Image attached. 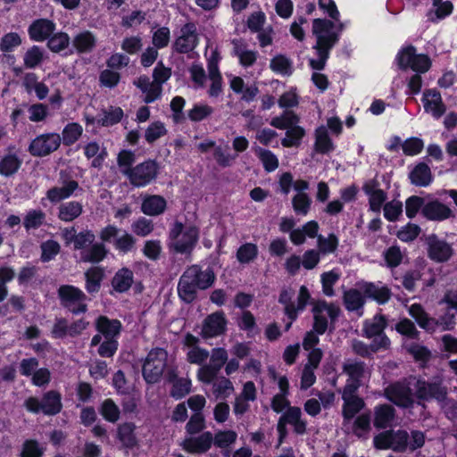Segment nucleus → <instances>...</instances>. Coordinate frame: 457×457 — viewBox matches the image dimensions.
<instances>
[{
	"mask_svg": "<svg viewBox=\"0 0 457 457\" xmlns=\"http://www.w3.org/2000/svg\"><path fill=\"white\" fill-rule=\"evenodd\" d=\"M386 397L395 404L408 407L413 403V395L420 400L435 398L442 402V408L450 419L457 417V402L445 400V388L439 383H426L416 378H410L404 382L390 385L385 390Z\"/></svg>",
	"mask_w": 457,
	"mask_h": 457,
	"instance_id": "nucleus-1",
	"label": "nucleus"
},
{
	"mask_svg": "<svg viewBox=\"0 0 457 457\" xmlns=\"http://www.w3.org/2000/svg\"><path fill=\"white\" fill-rule=\"evenodd\" d=\"M344 24L340 20L328 21L326 19H314L312 31L315 37L316 44L313 48L316 51L317 58H312L309 64L312 70L321 71L328 59L329 52L339 40Z\"/></svg>",
	"mask_w": 457,
	"mask_h": 457,
	"instance_id": "nucleus-2",
	"label": "nucleus"
},
{
	"mask_svg": "<svg viewBox=\"0 0 457 457\" xmlns=\"http://www.w3.org/2000/svg\"><path fill=\"white\" fill-rule=\"evenodd\" d=\"M441 303L446 304L447 312L445 316L440 318L439 321L429 318L423 308L417 303L411 305L409 313L420 328L428 332H434L439 325L442 326L443 330H450L455 324V315L457 314V292H447L441 301Z\"/></svg>",
	"mask_w": 457,
	"mask_h": 457,
	"instance_id": "nucleus-3",
	"label": "nucleus"
},
{
	"mask_svg": "<svg viewBox=\"0 0 457 457\" xmlns=\"http://www.w3.org/2000/svg\"><path fill=\"white\" fill-rule=\"evenodd\" d=\"M215 280L213 271L207 268L202 270L197 265L187 268L179 278L178 293L179 297L186 303L195 300L198 290H204L210 287Z\"/></svg>",
	"mask_w": 457,
	"mask_h": 457,
	"instance_id": "nucleus-4",
	"label": "nucleus"
},
{
	"mask_svg": "<svg viewBox=\"0 0 457 457\" xmlns=\"http://www.w3.org/2000/svg\"><path fill=\"white\" fill-rule=\"evenodd\" d=\"M198 236L196 227L175 222L170 231V246L178 253L189 252L197 242Z\"/></svg>",
	"mask_w": 457,
	"mask_h": 457,
	"instance_id": "nucleus-5",
	"label": "nucleus"
},
{
	"mask_svg": "<svg viewBox=\"0 0 457 457\" xmlns=\"http://www.w3.org/2000/svg\"><path fill=\"white\" fill-rule=\"evenodd\" d=\"M168 353L162 348L149 352L143 364V377L149 383H156L162 378L167 366Z\"/></svg>",
	"mask_w": 457,
	"mask_h": 457,
	"instance_id": "nucleus-6",
	"label": "nucleus"
},
{
	"mask_svg": "<svg viewBox=\"0 0 457 457\" xmlns=\"http://www.w3.org/2000/svg\"><path fill=\"white\" fill-rule=\"evenodd\" d=\"M386 326V320L381 315H377L364 323V334L368 338L372 339L370 348L373 352L386 350L390 345L389 338L384 334Z\"/></svg>",
	"mask_w": 457,
	"mask_h": 457,
	"instance_id": "nucleus-7",
	"label": "nucleus"
},
{
	"mask_svg": "<svg viewBox=\"0 0 457 457\" xmlns=\"http://www.w3.org/2000/svg\"><path fill=\"white\" fill-rule=\"evenodd\" d=\"M26 409L33 413L43 412L46 415H54L62 409L61 395L55 391L47 392L42 401L29 397L25 401Z\"/></svg>",
	"mask_w": 457,
	"mask_h": 457,
	"instance_id": "nucleus-8",
	"label": "nucleus"
},
{
	"mask_svg": "<svg viewBox=\"0 0 457 457\" xmlns=\"http://www.w3.org/2000/svg\"><path fill=\"white\" fill-rule=\"evenodd\" d=\"M396 62L402 69L411 68L416 72L424 73L428 71L431 62L425 54H416L412 46L403 47L396 56Z\"/></svg>",
	"mask_w": 457,
	"mask_h": 457,
	"instance_id": "nucleus-9",
	"label": "nucleus"
},
{
	"mask_svg": "<svg viewBox=\"0 0 457 457\" xmlns=\"http://www.w3.org/2000/svg\"><path fill=\"white\" fill-rule=\"evenodd\" d=\"M292 297L293 292L291 290H284L279 296V302L285 306L286 315L290 319V322L286 325L287 330L290 328L292 321L296 319L298 312L305 308L310 299V293L306 287L302 286L299 290L296 306L291 303Z\"/></svg>",
	"mask_w": 457,
	"mask_h": 457,
	"instance_id": "nucleus-10",
	"label": "nucleus"
},
{
	"mask_svg": "<svg viewBox=\"0 0 457 457\" xmlns=\"http://www.w3.org/2000/svg\"><path fill=\"white\" fill-rule=\"evenodd\" d=\"M287 425L294 428L297 434H303L306 430V423L302 420V411L298 407H288L286 411L280 416L277 429L279 434L278 445L282 443L283 439L287 434Z\"/></svg>",
	"mask_w": 457,
	"mask_h": 457,
	"instance_id": "nucleus-11",
	"label": "nucleus"
},
{
	"mask_svg": "<svg viewBox=\"0 0 457 457\" xmlns=\"http://www.w3.org/2000/svg\"><path fill=\"white\" fill-rule=\"evenodd\" d=\"M339 308L335 304H328L325 302L314 303L312 308L314 331L318 334H323L328 325V321L333 322L339 314Z\"/></svg>",
	"mask_w": 457,
	"mask_h": 457,
	"instance_id": "nucleus-12",
	"label": "nucleus"
},
{
	"mask_svg": "<svg viewBox=\"0 0 457 457\" xmlns=\"http://www.w3.org/2000/svg\"><path fill=\"white\" fill-rule=\"evenodd\" d=\"M409 436L406 431H386L378 434L374 438V445L378 449H392L395 452H403L408 445Z\"/></svg>",
	"mask_w": 457,
	"mask_h": 457,
	"instance_id": "nucleus-13",
	"label": "nucleus"
},
{
	"mask_svg": "<svg viewBox=\"0 0 457 457\" xmlns=\"http://www.w3.org/2000/svg\"><path fill=\"white\" fill-rule=\"evenodd\" d=\"M158 167L155 162L147 161L137 165L128 175L130 183L137 187H145L157 176Z\"/></svg>",
	"mask_w": 457,
	"mask_h": 457,
	"instance_id": "nucleus-14",
	"label": "nucleus"
},
{
	"mask_svg": "<svg viewBox=\"0 0 457 457\" xmlns=\"http://www.w3.org/2000/svg\"><path fill=\"white\" fill-rule=\"evenodd\" d=\"M59 296L67 308L74 313L86 311L84 293L73 286H62L59 288Z\"/></svg>",
	"mask_w": 457,
	"mask_h": 457,
	"instance_id": "nucleus-15",
	"label": "nucleus"
},
{
	"mask_svg": "<svg viewBox=\"0 0 457 457\" xmlns=\"http://www.w3.org/2000/svg\"><path fill=\"white\" fill-rule=\"evenodd\" d=\"M60 144L61 136L59 134H42L31 142L29 152L35 156H45L57 150Z\"/></svg>",
	"mask_w": 457,
	"mask_h": 457,
	"instance_id": "nucleus-16",
	"label": "nucleus"
},
{
	"mask_svg": "<svg viewBox=\"0 0 457 457\" xmlns=\"http://www.w3.org/2000/svg\"><path fill=\"white\" fill-rule=\"evenodd\" d=\"M421 101L424 111L436 120L440 119L446 111L441 94L436 89L425 90Z\"/></svg>",
	"mask_w": 457,
	"mask_h": 457,
	"instance_id": "nucleus-17",
	"label": "nucleus"
},
{
	"mask_svg": "<svg viewBox=\"0 0 457 457\" xmlns=\"http://www.w3.org/2000/svg\"><path fill=\"white\" fill-rule=\"evenodd\" d=\"M227 320L222 312H216L208 315L204 320L202 337L212 338L223 334L226 330Z\"/></svg>",
	"mask_w": 457,
	"mask_h": 457,
	"instance_id": "nucleus-18",
	"label": "nucleus"
},
{
	"mask_svg": "<svg viewBox=\"0 0 457 457\" xmlns=\"http://www.w3.org/2000/svg\"><path fill=\"white\" fill-rule=\"evenodd\" d=\"M199 338L187 334L183 340L184 347L187 349V360L188 362L203 365L209 357V352L198 345Z\"/></svg>",
	"mask_w": 457,
	"mask_h": 457,
	"instance_id": "nucleus-19",
	"label": "nucleus"
},
{
	"mask_svg": "<svg viewBox=\"0 0 457 457\" xmlns=\"http://www.w3.org/2000/svg\"><path fill=\"white\" fill-rule=\"evenodd\" d=\"M197 45L195 26L187 23L181 28L180 35L175 41V49L180 53H188Z\"/></svg>",
	"mask_w": 457,
	"mask_h": 457,
	"instance_id": "nucleus-20",
	"label": "nucleus"
},
{
	"mask_svg": "<svg viewBox=\"0 0 457 457\" xmlns=\"http://www.w3.org/2000/svg\"><path fill=\"white\" fill-rule=\"evenodd\" d=\"M355 391L354 386L344 387L342 397L345 402L343 409L345 420H351L364 405L363 401L354 395Z\"/></svg>",
	"mask_w": 457,
	"mask_h": 457,
	"instance_id": "nucleus-21",
	"label": "nucleus"
},
{
	"mask_svg": "<svg viewBox=\"0 0 457 457\" xmlns=\"http://www.w3.org/2000/svg\"><path fill=\"white\" fill-rule=\"evenodd\" d=\"M428 255L436 262H442L447 261L453 254L451 245L445 241L438 239L435 236H431L428 239Z\"/></svg>",
	"mask_w": 457,
	"mask_h": 457,
	"instance_id": "nucleus-22",
	"label": "nucleus"
},
{
	"mask_svg": "<svg viewBox=\"0 0 457 457\" xmlns=\"http://www.w3.org/2000/svg\"><path fill=\"white\" fill-rule=\"evenodd\" d=\"M134 85L145 95L144 102L150 104L161 97L162 87L159 83L151 81L146 76H141L134 81Z\"/></svg>",
	"mask_w": 457,
	"mask_h": 457,
	"instance_id": "nucleus-23",
	"label": "nucleus"
},
{
	"mask_svg": "<svg viewBox=\"0 0 457 457\" xmlns=\"http://www.w3.org/2000/svg\"><path fill=\"white\" fill-rule=\"evenodd\" d=\"M123 116V111L120 107H110L104 110L96 117L87 116L86 121L87 124H95L101 126H112L118 123Z\"/></svg>",
	"mask_w": 457,
	"mask_h": 457,
	"instance_id": "nucleus-24",
	"label": "nucleus"
},
{
	"mask_svg": "<svg viewBox=\"0 0 457 457\" xmlns=\"http://www.w3.org/2000/svg\"><path fill=\"white\" fill-rule=\"evenodd\" d=\"M213 443V436L211 432H204L197 437H188L183 441V448L189 453H204L208 451Z\"/></svg>",
	"mask_w": 457,
	"mask_h": 457,
	"instance_id": "nucleus-25",
	"label": "nucleus"
},
{
	"mask_svg": "<svg viewBox=\"0 0 457 457\" xmlns=\"http://www.w3.org/2000/svg\"><path fill=\"white\" fill-rule=\"evenodd\" d=\"M55 29V24L47 19L35 21L29 28V37L37 42H42Z\"/></svg>",
	"mask_w": 457,
	"mask_h": 457,
	"instance_id": "nucleus-26",
	"label": "nucleus"
},
{
	"mask_svg": "<svg viewBox=\"0 0 457 457\" xmlns=\"http://www.w3.org/2000/svg\"><path fill=\"white\" fill-rule=\"evenodd\" d=\"M360 288L366 297L372 298L378 303H385L390 298V290L381 283L364 282L360 284Z\"/></svg>",
	"mask_w": 457,
	"mask_h": 457,
	"instance_id": "nucleus-27",
	"label": "nucleus"
},
{
	"mask_svg": "<svg viewBox=\"0 0 457 457\" xmlns=\"http://www.w3.org/2000/svg\"><path fill=\"white\" fill-rule=\"evenodd\" d=\"M166 206L167 202L162 196L153 195L143 199L141 210L148 216H157L165 211Z\"/></svg>",
	"mask_w": 457,
	"mask_h": 457,
	"instance_id": "nucleus-28",
	"label": "nucleus"
},
{
	"mask_svg": "<svg viewBox=\"0 0 457 457\" xmlns=\"http://www.w3.org/2000/svg\"><path fill=\"white\" fill-rule=\"evenodd\" d=\"M120 327L121 325L119 320H109L104 316L99 317L96 321V329L105 339H116Z\"/></svg>",
	"mask_w": 457,
	"mask_h": 457,
	"instance_id": "nucleus-29",
	"label": "nucleus"
},
{
	"mask_svg": "<svg viewBox=\"0 0 457 457\" xmlns=\"http://www.w3.org/2000/svg\"><path fill=\"white\" fill-rule=\"evenodd\" d=\"M233 46L234 54L238 58L243 67H250L255 62L258 55L256 51L249 49L247 46L240 40H234Z\"/></svg>",
	"mask_w": 457,
	"mask_h": 457,
	"instance_id": "nucleus-30",
	"label": "nucleus"
},
{
	"mask_svg": "<svg viewBox=\"0 0 457 457\" xmlns=\"http://www.w3.org/2000/svg\"><path fill=\"white\" fill-rule=\"evenodd\" d=\"M23 86L29 94L34 92L39 100L45 99L49 92L48 87L44 82L39 81L34 73L26 74Z\"/></svg>",
	"mask_w": 457,
	"mask_h": 457,
	"instance_id": "nucleus-31",
	"label": "nucleus"
},
{
	"mask_svg": "<svg viewBox=\"0 0 457 457\" xmlns=\"http://www.w3.org/2000/svg\"><path fill=\"white\" fill-rule=\"evenodd\" d=\"M422 212L429 220H442L449 218L452 211L444 204L433 201L423 207Z\"/></svg>",
	"mask_w": 457,
	"mask_h": 457,
	"instance_id": "nucleus-32",
	"label": "nucleus"
},
{
	"mask_svg": "<svg viewBox=\"0 0 457 457\" xmlns=\"http://www.w3.org/2000/svg\"><path fill=\"white\" fill-rule=\"evenodd\" d=\"M411 182L418 187H427L432 181L430 168L425 163L417 164L410 172Z\"/></svg>",
	"mask_w": 457,
	"mask_h": 457,
	"instance_id": "nucleus-33",
	"label": "nucleus"
},
{
	"mask_svg": "<svg viewBox=\"0 0 457 457\" xmlns=\"http://www.w3.org/2000/svg\"><path fill=\"white\" fill-rule=\"evenodd\" d=\"M319 225L316 221L312 220L303 226L302 228L293 229L290 232V240L295 245H302L306 237L313 238L317 236Z\"/></svg>",
	"mask_w": 457,
	"mask_h": 457,
	"instance_id": "nucleus-34",
	"label": "nucleus"
},
{
	"mask_svg": "<svg viewBox=\"0 0 457 457\" xmlns=\"http://www.w3.org/2000/svg\"><path fill=\"white\" fill-rule=\"evenodd\" d=\"M77 188L78 183L74 180H70L61 187H55L49 189L47 191L46 197L52 203H57L69 198Z\"/></svg>",
	"mask_w": 457,
	"mask_h": 457,
	"instance_id": "nucleus-35",
	"label": "nucleus"
},
{
	"mask_svg": "<svg viewBox=\"0 0 457 457\" xmlns=\"http://www.w3.org/2000/svg\"><path fill=\"white\" fill-rule=\"evenodd\" d=\"M169 380L172 382L170 395L175 399H181L191 391V380L187 378H176L174 371L168 374Z\"/></svg>",
	"mask_w": 457,
	"mask_h": 457,
	"instance_id": "nucleus-36",
	"label": "nucleus"
},
{
	"mask_svg": "<svg viewBox=\"0 0 457 457\" xmlns=\"http://www.w3.org/2000/svg\"><path fill=\"white\" fill-rule=\"evenodd\" d=\"M314 148L317 153L328 154L334 150L335 145L328 136V129L321 125L315 130Z\"/></svg>",
	"mask_w": 457,
	"mask_h": 457,
	"instance_id": "nucleus-37",
	"label": "nucleus"
},
{
	"mask_svg": "<svg viewBox=\"0 0 457 457\" xmlns=\"http://www.w3.org/2000/svg\"><path fill=\"white\" fill-rule=\"evenodd\" d=\"M344 370L348 375L345 386H354V390L360 386V380L364 374V366L361 362L348 361L344 365Z\"/></svg>",
	"mask_w": 457,
	"mask_h": 457,
	"instance_id": "nucleus-38",
	"label": "nucleus"
},
{
	"mask_svg": "<svg viewBox=\"0 0 457 457\" xmlns=\"http://www.w3.org/2000/svg\"><path fill=\"white\" fill-rule=\"evenodd\" d=\"M84 154L87 159H92V166L100 168L107 157V151L96 142H90L84 146Z\"/></svg>",
	"mask_w": 457,
	"mask_h": 457,
	"instance_id": "nucleus-39",
	"label": "nucleus"
},
{
	"mask_svg": "<svg viewBox=\"0 0 457 457\" xmlns=\"http://www.w3.org/2000/svg\"><path fill=\"white\" fill-rule=\"evenodd\" d=\"M96 43V38L90 31H82L77 34L72 40L73 46L80 54L91 52Z\"/></svg>",
	"mask_w": 457,
	"mask_h": 457,
	"instance_id": "nucleus-40",
	"label": "nucleus"
},
{
	"mask_svg": "<svg viewBox=\"0 0 457 457\" xmlns=\"http://www.w3.org/2000/svg\"><path fill=\"white\" fill-rule=\"evenodd\" d=\"M133 283V273L127 268H122L114 275L112 286L117 292L122 293L129 289Z\"/></svg>",
	"mask_w": 457,
	"mask_h": 457,
	"instance_id": "nucleus-41",
	"label": "nucleus"
},
{
	"mask_svg": "<svg viewBox=\"0 0 457 457\" xmlns=\"http://www.w3.org/2000/svg\"><path fill=\"white\" fill-rule=\"evenodd\" d=\"M394 408L390 405H380L375 409L374 425L378 428H385L391 425L394 420Z\"/></svg>",
	"mask_w": 457,
	"mask_h": 457,
	"instance_id": "nucleus-42",
	"label": "nucleus"
},
{
	"mask_svg": "<svg viewBox=\"0 0 457 457\" xmlns=\"http://www.w3.org/2000/svg\"><path fill=\"white\" fill-rule=\"evenodd\" d=\"M364 296L363 292L360 288V284L358 285V288H353L345 291L344 294L345 308L348 311L359 310L364 303Z\"/></svg>",
	"mask_w": 457,
	"mask_h": 457,
	"instance_id": "nucleus-43",
	"label": "nucleus"
},
{
	"mask_svg": "<svg viewBox=\"0 0 457 457\" xmlns=\"http://www.w3.org/2000/svg\"><path fill=\"white\" fill-rule=\"evenodd\" d=\"M81 212V204L79 202L71 201L60 205L58 217L60 220L69 222L78 218Z\"/></svg>",
	"mask_w": 457,
	"mask_h": 457,
	"instance_id": "nucleus-44",
	"label": "nucleus"
},
{
	"mask_svg": "<svg viewBox=\"0 0 457 457\" xmlns=\"http://www.w3.org/2000/svg\"><path fill=\"white\" fill-rule=\"evenodd\" d=\"M300 118L294 112L285 111L282 114L272 118L270 125L278 129H288L298 124Z\"/></svg>",
	"mask_w": 457,
	"mask_h": 457,
	"instance_id": "nucleus-45",
	"label": "nucleus"
},
{
	"mask_svg": "<svg viewBox=\"0 0 457 457\" xmlns=\"http://www.w3.org/2000/svg\"><path fill=\"white\" fill-rule=\"evenodd\" d=\"M83 133V128L77 122L68 123L62 131L61 141L65 145H71L76 143Z\"/></svg>",
	"mask_w": 457,
	"mask_h": 457,
	"instance_id": "nucleus-46",
	"label": "nucleus"
},
{
	"mask_svg": "<svg viewBox=\"0 0 457 457\" xmlns=\"http://www.w3.org/2000/svg\"><path fill=\"white\" fill-rule=\"evenodd\" d=\"M365 193L369 195L370 208L375 212H379L386 195L382 189L374 188L369 185L364 187Z\"/></svg>",
	"mask_w": 457,
	"mask_h": 457,
	"instance_id": "nucleus-47",
	"label": "nucleus"
},
{
	"mask_svg": "<svg viewBox=\"0 0 457 457\" xmlns=\"http://www.w3.org/2000/svg\"><path fill=\"white\" fill-rule=\"evenodd\" d=\"M304 136V129L296 124L287 129L286 136L282 139L281 144L285 147L298 146Z\"/></svg>",
	"mask_w": 457,
	"mask_h": 457,
	"instance_id": "nucleus-48",
	"label": "nucleus"
},
{
	"mask_svg": "<svg viewBox=\"0 0 457 457\" xmlns=\"http://www.w3.org/2000/svg\"><path fill=\"white\" fill-rule=\"evenodd\" d=\"M134 430L135 426L132 423H124L118 428V437L127 448H133L137 444Z\"/></svg>",
	"mask_w": 457,
	"mask_h": 457,
	"instance_id": "nucleus-49",
	"label": "nucleus"
},
{
	"mask_svg": "<svg viewBox=\"0 0 457 457\" xmlns=\"http://www.w3.org/2000/svg\"><path fill=\"white\" fill-rule=\"evenodd\" d=\"M254 152L262 162L265 170L268 172H271L278 167L277 156L270 150L255 147Z\"/></svg>",
	"mask_w": 457,
	"mask_h": 457,
	"instance_id": "nucleus-50",
	"label": "nucleus"
},
{
	"mask_svg": "<svg viewBox=\"0 0 457 457\" xmlns=\"http://www.w3.org/2000/svg\"><path fill=\"white\" fill-rule=\"evenodd\" d=\"M103 275V270L98 267L91 268L86 272V288L89 293H95L99 290Z\"/></svg>",
	"mask_w": 457,
	"mask_h": 457,
	"instance_id": "nucleus-51",
	"label": "nucleus"
},
{
	"mask_svg": "<svg viewBox=\"0 0 457 457\" xmlns=\"http://www.w3.org/2000/svg\"><path fill=\"white\" fill-rule=\"evenodd\" d=\"M212 391L216 398L225 399L233 393L234 386L229 379L221 377L213 383Z\"/></svg>",
	"mask_w": 457,
	"mask_h": 457,
	"instance_id": "nucleus-52",
	"label": "nucleus"
},
{
	"mask_svg": "<svg viewBox=\"0 0 457 457\" xmlns=\"http://www.w3.org/2000/svg\"><path fill=\"white\" fill-rule=\"evenodd\" d=\"M44 59V51L37 46L29 48L23 57L24 65L29 69L37 67Z\"/></svg>",
	"mask_w": 457,
	"mask_h": 457,
	"instance_id": "nucleus-53",
	"label": "nucleus"
},
{
	"mask_svg": "<svg viewBox=\"0 0 457 457\" xmlns=\"http://www.w3.org/2000/svg\"><path fill=\"white\" fill-rule=\"evenodd\" d=\"M46 220V214L41 210H29L23 219V225L27 230L39 228Z\"/></svg>",
	"mask_w": 457,
	"mask_h": 457,
	"instance_id": "nucleus-54",
	"label": "nucleus"
},
{
	"mask_svg": "<svg viewBox=\"0 0 457 457\" xmlns=\"http://www.w3.org/2000/svg\"><path fill=\"white\" fill-rule=\"evenodd\" d=\"M213 112L212 107L206 104H195L188 111L187 117L192 121H201L210 116Z\"/></svg>",
	"mask_w": 457,
	"mask_h": 457,
	"instance_id": "nucleus-55",
	"label": "nucleus"
},
{
	"mask_svg": "<svg viewBox=\"0 0 457 457\" xmlns=\"http://www.w3.org/2000/svg\"><path fill=\"white\" fill-rule=\"evenodd\" d=\"M21 165L20 160L13 154L4 157L0 162V174L5 177L15 173Z\"/></svg>",
	"mask_w": 457,
	"mask_h": 457,
	"instance_id": "nucleus-56",
	"label": "nucleus"
},
{
	"mask_svg": "<svg viewBox=\"0 0 457 457\" xmlns=\"http://www.w3.org/2000/svg\"><path fill=\"white\" fill-rule=\"evenodd\" d=\"M257 253L258 248L256 245L246 243L239 247L237 253V257L239 262L248 263L257 256Z\"/></svg>",
	"mask_w": 457,
	"mask_h": 457,
	"instance_id": "nucleus-57",
	"label": "nucleus"
},
{
	"mask_svg": "<svg viewBox=\"0 0 457 457\" xmlns=\"http://www.w3.org/2000/svg\"><path fill=\"white\" fill-rule=\"evenodd\" d=\"M209 79L211 80V86L209 89L210 96H218L222 91V81L219 69L215 68L214 64L211 66V71H209Z\"/></svg>",
	"mask_w": 457,
	"mask_h": 457,
	"instance_id": "nucleus-58",
	"label": "nucleus"
},
{
	"mask_svg": "<svg viewBox=\"0 0 457 457\" xmlns=\"http://www.w3.org/2000/svg\"><path fill=\"white\" fill-rule=\"evenodd\" d=\"M117 161L120 171L128 177L132 170L131 166L136 161L134 153L129 150H122L120 152Z\"/></svg>",
	"mask_w": 457,
	"mask_h": 457,
	"instance_id": "nucleus-59",
	"label": "nucleus"
},
{
	"mask_svg": "<svg viewBox=\"0 0 457 457\" xmlns=\"http://www.w3.org/2000/svg\"><path fill=\"white\" fill-rule=\"evenodd\" d=\"M70 44L68 34L63 32L55 33L48 40V47L51 51L59 53L65 49Z\"/></svg>",
	"mask_w": 457,
	"mask_h": 457,
	"instance_id": "nucleus-60",
	"label": "nucleus"
},
{
	"mask_svg": "<svg viewBox=\"0 0 457 457\" xmlns=\"http://www.w3.org/2000/svg\"><path fill=\"white\" fill-rule=\"evenodd\" d=\"M299 95L295 88H290L284 92L278 101V106L283 109L296 107L299 104Z\"/></svg>",
	"mask_w": 457,
	"mask_h": 457,
	"instance_id": "nucleus-61",
	"label": "nucleus"
},
{
	"mask_svg": "<svg viewBox=\"0 0 457 457\" xmlns=\"http://www.w3.org/2000/svg\"><path fill=\"white\" fill-rule=\"evenodd\" d=\"M100 411L104 418L110 422H115L119 420L120 410L111 399H107L103 403Z\"/></svg>",
	"mask_w": 457,
	"mask_h": 457,
	"instance_id": "nucleus-62",
	"label": "nucleus"
},
{
	"mask_svg": "<svg viewBox=\"0 0 457 457\" xmlns=\"http://www.w3.org/2000/svg\"><path fill=\"white\" fill-rule=\"evenodd\" d=\"M22 40L19 34L10 32L5 34L0 42V49L3 52H12L21 44Z\"/></svg>",
	"mask_w": 457,
	"mask_h": 457,
	"instance_id": "nucleus-63",
	"label": "nucleus"
},
{
	"mask_svg": "<svg viewBox=\"0 0 457 457\" xmlns=\"http://www.w3.org/2000/svg\"><path fill=\"white\" fill-rule=\"evenodd\" d=\"M292 203L296 213L306 215L310 210L312 201L305 193H298L293 198Z\"/></svg>",
	"mask_w": 457,
	"mask_h": 457,
	"instance_id": "nucleus-64",
	"label": "nucleus"
}]
</instances>
